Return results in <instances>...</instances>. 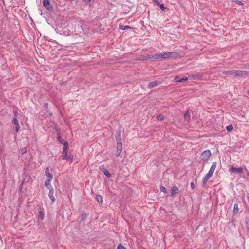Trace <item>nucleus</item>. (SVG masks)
Returning <instances> with one entry per match:
<instances>
[{"label": "nucleus", "mask_w": 249, "mask_h": 249, "mask_svg": "<svg viewBox=\"0 0 249 249\" xmlns=\"http://www.w3.org/2000/svg\"><path fill=\"white\" fill-rule=\"evenodd\" d=\"M223 73L227 75H235L239 77H247L249 75V72L245 71L232 70L223 72Z\"/></svg>", "instance_id": "f257e3e1"}, {"label": "nucleus", "mask_w": 249, "mask_h": 249, "mask_svg": "<svg viewBox=\"0 0 249 249\" xmlns=\"http://www.w3.org/2000/svg\"><path fill=\"white\" fill-rule=\"evenodd\" d=\"M190 114V113L188 111H186L185 114V116H184V118H185V119L187 121H188V120H189V115Z\"/></svg>", "instance_id": "5701e85b"}, {"label": "nucleus", "mask_w": 249, "mask_h": 249, "mask_svg": "<svg viewBox=\"0 0 249 249\" xmlns=\"http://www.w3.org/2000/svg\"><path fill=\"white\" fill-rule=\"evenodd\" d=\"M229 171L231 173H238L241 174L243 172V169L242 167L236 168L233 166H231V168L229 169Z\"/></svg>", "instance_id": "39448f33"}, {"label": "nucleus", "mask_w": 249, "mask_h": 249, "mask_svg": "<svg viewBox=\"0 0 249 249\" xmlns=\"http://www.w3.org/2000/svg\"><path fill=\"white\" fill-rule=\"evenodd\" d=\"M104 174L108 178L111 177V174L109 173V172L106 169H104V170L103 171Z\"/></svg>", "instance_id": "a211bd4d"}, {"label": "nucleus", "mask_w": 249, "mask_h": 249, "mask_svg": "<svg viewBox=\"0 0 249 249\" xmlns=\"http://www.w3.org/2000/svg\"><path fill=\"white\" fill-rule=\"evenodd\" d=\"M96 199L99 203H102L103 202L102 196L100 195H96Z\"/></svg>", "instance_id": "dca6fc26"}, {"label": "nucleus", "mask_w": 249, "mask_h": 249, "mask_svg": "<svg viewBox=\"0 0 249 249\" xmlns=\"http://www.w3.org/2000/svg\"><path fill=\"white\" fill-rule=\"evenodd\" d=\"M85 2H89L91 1V0H83Z\"/></svg>", "instance_id": "473e14b6"}, {"label": "nucleus", "mask_w": 249, "mask_h": 249, "mask_svg": "<svg viewBox=\"0 0 249 249\" xmlns=\"http://www.w3.org/2000/svg\"><path fill=\"white\" fill-rule=\"evenodd\" d=\"M188 78L186 76H184L182 78H180L178 76H176L175 78L176 82H184L188 80Z\"/></svg>", "instance_id": "f8f14e48"}, {"label": "nucleus", "mask_w": 249, "mask_h": 249, "mask_svg": "<svg viewBox=\"0 0 249 249\" xmlns=\"http://www.w3.org/2000/svg\"><path fill=\"white\" fill-rule=\"evenodd\" d=\"M54 190L53 188H51L50 189L49 193H48V196L50 200H51L52 202L54 203L55 200V197L54 196Z\"/></svg>", "instance_id": "423d86ee"}, {"label": "nucleus", "mask_w": 249, "mask_h": 249, "mask_svg": "<svg viewBox=\"0 0 249 249\" xmlns=\"http://www.w3.org/2000/svg\"><path fill=\"white\" fill-rule=\"evenodd\" d=\"M117 249H126L121 244H119V245L117 247Z\"/></svg>", "instance_id": "c85d7f7f"}, {"label": "nucleus", "mask_w": 249, "mask_h": 249, "mask_svg": "<svg viewBox=\"0 0 249 249\" xmlns=\"http://www.w3.org/2000/svg\"><path fill=\"white\" fill-rule=\"evenodd\" d=\"M191 77L194 79H197V78H198V79H201L202 76L201 75H192L191 76Z\"/></svg>", "instance_id": "393cba45"}, {"label": "nucleus", "mask_w": 249, "mask_h": 249, "mask_svg": "<svg viewBox=\"0 0 249 249\" xmlns=\"http://www.w3.org/2000/svg\"><path fill=\"white\" fill-rule=\"evenodd\" d=\"M238 210H239L238 205L237 204H235L234 205L233 213L234 214H236L237 213V212H238Z\"/></svg>", "instance_id": "f3484780"}, {"label": "nucleus", "mask_w": 249, "mask_h": 249, "mask_svg": "<svg viewBox=\"0 0 249 249\" xmlns=\"http://www.w3.org/2000/svg\"><path fill=\"white\" fill-rule=\"evenodd\" d=\"M46 175L47 177V179L52 180L53 179V176L49 172V170L48 168L46 169L45 171Z\"/></svg>", "instance_id": "4468645a"}, {"label": "nucleus", "mask_w": 249, "mask_h": 249, "mask_svg": "<svg viewBox=\"0 0 249 249\" xmlns=\"http://www.w3.org/2000/svg\"><path fill=\"white\" fill-rule=\"evenodd\" d=\"M232 129L233 126L231 124H230L226 127V130L229 132L231 131Z\"/></svg>", "instance_id": "412c9836"}, {"label": "nucleus", "mask_w": 249, "mask_h": 249, "mask_svg": "<svg viewBox=\"0 0 249 249\" xmlns=\"http://www.w3.org/2000/svg\"><path fill=\"white\" fill-rule=\"evenodd\" d=\"M39 216L40 217V218L43 220L44 218V214L42 211H39Z\"/></svg>", "instance_id": "a878e982"}, {"label": "nucleus", "mask_w": 249, "mask_h": 249, "mask_svg": "<svg viewBox=\"0 0 249 249\" xmlns=\"http://www.w3.org/2000/svg\"><path fill=\"white\" fill-rule=\"evenodd\" d=\"M190 185H191V187L192 189H194L195 188V184H194V182H191L190 183Z\"/></svg>", "instance_id": "7c9ffc66"}, {"label": "nucleus", "mask_w": 249, "mask_h": 249, "mask_svg": "<svg viewBox=\"0 0 249 249\" xmlns=\"http://www.w3.org/2000/svg\"><path fill=\"white\" fill-rule=\"evenodd\" d=\"M130 27L129 26H122L120 27V28L121 30H124L125 29L129 28Z\"/></svg>", "instance_id": "bb28decb"}, {"label": "nucleus", "mask_w": 249, "mask_h": 249, "mask_svg": "<svg viewBox=\"0 0 249 249\" xmlns=\"http://www.w3.org/2000/svg\"><path fill=\"white\" fill-rule=\"evenodd\" d=\"M211 155V152L210 150H206L202 152L201 154L200 157L201 160L204 162H207L209 159Z\"/></svg>", "instance_id": "7ed1b4c3"}, {"label": "nucleus", "mask_w": 249, "mask_h": 249, "mask_svg": "<svg viewBox=\"0 0 249 249\" xmlns=\"http://www.w3.org/2000/svg\"><path fill=\"white\" fill-rule=\"evenodd\" d=\"M216 166V162H213L212 165L208 173L205 175L203 179L202 183L203 186H205L206 185L208 180L213 176Z\"/></svg>", "instance_id": "f03ea898"}, {"label": "nucleus", "mask_w": 249, "mask_h": 249, "mask_svg": "<svg viewBox=\"0 0 249 249\" xmlns=\"http://www.w3.org/2000/svg\"><path fill=\"white\" fill-rule=\"evenodd\" d=\"M150 59H159V53L149 55L146 56L145 60H148Z\"/></svg>", "instance_id": "9d476101"}, {"label": "nucleus", "mask_w": 249, "mask_h": 249, "mask_svg": "<svg viewBox=\"0 0 249 249\" xmlns=\"http://www.w3.org/2000/svg\"><path fill=\"white\" fill-rule=\"evenodd\" d=\"M12 123L15 125L16 132H18L20 128L18 121L16 118H14L12 120Z\"/></svg>", "instance_id": "0eeeda50"}, {"label": "nucleus", "mask_w": 249, "mask_h": 249, "mask_svg": "<svg viewBox=\"0 0 249 249\" xmlns=\"http://www.w3.org/2000/svg\"><path fill=\"white\" fill-rule=\"evenodd\" d=\"M51 181V180L47 179V180H46V181L45 182V185L46 187H48V186H49L50 185Z\"/></svg>", "instance_id": "cd10ccee"}, {"label": "nucleus", "mask_w": 249, "mask_h": 249, "mask_svg": "<svg viewBox=\"0 0 249 249\" xmlns=\"http://www.w3.org/2000/svg\"><path fill=\"white\" fill-rule=\"evenodd\" d=\"M175 53L172 52H164L159 53V59H167L173 56Z\"/></svg>", "instance_id": "20e7f679"}, {"label": "nucleus", "mask_w": 249, "mask_h": 249, "mask_svg": "<svg viewBox=\"0 0 249 249\" xmlns=\"http://www.w3.org/2000/svg\"><path fill=\"white\" fill-rule=\"evenodd\" d=\"M121 152L122 151H119V150H117V151L116 152V156H119L120 155Z\"/></svg>", "instance_id": "c756f323"}, {"label": "nucleus", "mask_w": 249, "mask_h": 249, "mask_svg": "<svg viewBox=\"0 0 249 249\" xmlns=\"http://www.w3.org/2000/svg\"><path fill=\"white\" fill-rule=\"evenodd\" d=\"M43 4L46 9L48 10H52V6L50 4V2L49 0H44L43 1Z\"/></svg>", "instance_id": "1a4fd4ad"}, {"label": "nucleus", "mask_w": 249, "mask_h": 249, "mask_svg": "<svg viewBox=\"0 0 249 249\" xmlns=\"http://www.w3.org/2000/svg\"><path fill=\"white\" fill-rule=\"evenodd\" d=\"M160 191L164 193H167V189L165 188V187H164L163 186H161L160 187Z\"/></svg>", "instance_id": "4be33fe9"}, {"label": "nucleus", "mask_w": 249, "mask_h": 249, "mask_svg": "<svg viewBox=\"0 0 249 249\" xmlns=\"http://www.w3.org/2000/svg\"><path fill=\"white\" fill-rule=\"evenodd\" d=\"M157 84H158V83L157 81H153V82H150L148 84V87L149 89H151V88L157 86Z\"/></svg>", "instance_id": "2eb2a0df"}, {"label": "nucleus", "mask_w": 249, "mask_h": 249, "mask_svg": "<svg viewBox=\"0 0 249 249\" xmlns=\"http://www.w3.org/2000/svg\"><path fill=\"white\" fill-rule=\"evenodd\" d=\"M246 227L248 230H249V225H248V223L246 222Z\"/></svg>", "instance_id": "2f4dec72"}, {"label": "nucleus", "mask_w": 249, "mask_h": 249, "mask_svg": "<svg viewBox=\"0 0 249 249\" xmlns=\"http://www.w3.org/2000/svg\"><path fill=\"white\" fill-rule=\"evenodd\" d=\"M117 150L121 151H122V144L120 142H117Z\"/></svg>", "instance_id": "6ab92c4d"}, {"label": "nucleus", "mask_w": 249, "mask_h": 249, "mask_svg": "<svg viewBox=\"0 0 249 249\" xmlns=\"http://www.w3.org/2000/svg\"><path fill=\"white\" fill-rule=\"evenodd\" d=\"M64 142H65V141H63V140H62V141H60V142H61L63 144V143H64Z\"/></svg>", "instance_id": "72a5a7b5"}, {"label": "nucleus", "mask_w": 249, "mask_h": 249, "mask_svg": "<svg viewBox=\"0 0 249 249\" xmlns=\"http://www.w3.org/2000/svg\"><path fill=\"white\" fill-rule=\"evenodd\" d=\"M156 3L158 5H159L160 9L162 10H164L165 9V7L164 5L163 4H160L159 2L156 1Z\"/></svg>", "instance_id": "b1692460"}, {"label": "nucleus", "mask_w": 249, "mask_h": 249, "mask_svg": "<svg viewBox=\"0 0 249 249\" xmlns=\"http://www.w3.org/2000/svg\"><path fill=\"white\" fill-rule=\"evenodd\" d=\"M62 158L63 159L70 161L71 163L72 162L73 160V156L71 153L67 154V155H66V156H63Z\"/></svg>", "instance_id": "9b49d317"}, {"label": "nucleus", "mask_w": 249, "mask_h": 249, "mask_svg": "<svg viewBox=\"0 0 249 249\" xmlns=\"http://www.w3.org/2000/svg\"><path fill=\"white\" fill-rule=\"evenodd\" d=\"M68 145L67 142H64L63 143V149L62 152V157L66 156L68 154Z\"/></svg>", "instance_id": "6e6552de"}, {"label": "nucleus", "mask_w": 249, "mask_h": 249, "mask_svg": "<svg viewBox=\"0 0 249 249\" xmlns=\"http://www.w3.org/2000/svg\"><path fill=\"white\" fill-rule=\"evenodd\" d=\"M157 120L162 121L164 119V116L162 114H159L157 117Z\"/></svg>", "instance_id": "aec40b11"}, {"label": "nucleus", "mask_w": 249, "mask_h": 249, "mask_svg": "<svg viewBox=\"0 0 249 249\" xmlns=\"http://www.w3.org/2000/svg\"><path fill=\"white\" fill-rule=\"evenodd\" d=\"M178 194V189L177 186H174L172 188L171 196H174Z\"/></svg>", "instance_id": "ddd939ff"}]
</instances>
